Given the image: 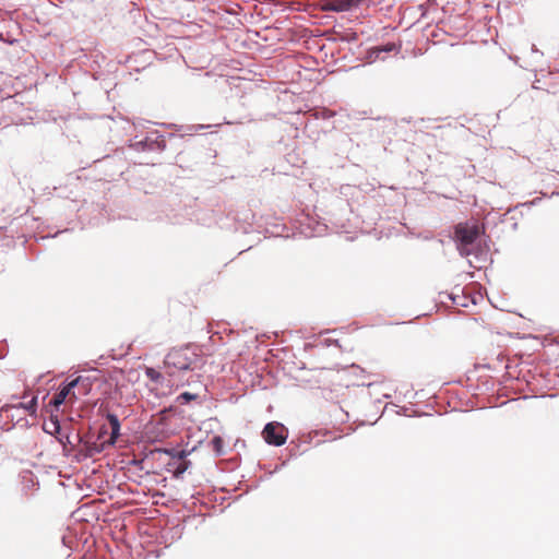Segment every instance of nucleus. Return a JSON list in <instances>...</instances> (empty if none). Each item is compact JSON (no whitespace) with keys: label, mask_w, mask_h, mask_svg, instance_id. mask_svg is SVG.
<instances>
[{"label":"nucleus","mask_w":559,"mask_h":559,"mask_svg":"<svg viewBox=\"0 0 559 559\" xmlns=\"http://www.w3.org/2000/svg\"><path fill=\"white\" fill-rule=\"evenodd\" d=\"M164 364L169 374L176 371L195 370L203 365L202 352L193 344L174 347L166 355Z\"/></svg>","instance_id":"f257e3e1"},{"label":"nucleus","mask_w":559,"mask_h":559,"mask_svg":"<svg viewBox=\"0 0 559 559\" xmlns=\"http://www.w3.org/2000/svg\"><path fill=\"white\" fill-rule=\"evenodd\" d=\"M90 382L88 379H84L82 377H78L74 380L70 381L68 384L63 385L60 391L55 394L50 404L58 408L61 404H63L67 400L72 402L78 399L74 388L81 386L79 390L80 394H87L90 391Z\"/></svg>","instance_id":"f03ea898"},{"label":"nucleus","mask_w":559,"mask_h":559,"mask_svg":"<svg viewBox=\"0 0 559 559\" xmlns=\"http://www.w3.org/2000/svg\"><path fill=\"white\" fill-rule=\"evenodd\" d=\"M480 227L477 224H459L455 227V238L459 241V249L461 254L469 255L472 247L480 236Z\"/></svg>","instance_id":"7ed1b4c3"},{"label":"nucleus","mask_w":559,"mask_h":559,"mask_svg":"<svg viewBox=\"0 0 559 559\" xmlns=\"http://www.w3.org/2000/svg\"><path fill=\"white\" fill-rule=\"evenodd\" d=\"M285 428L278 423H269L263 429V438L269 444L280 447L286 442Z\"/></svg>","instance_id":"20e7f679"},{"label":"nucleus","mask_w":559,"mask_h":559,"mask_svg":"<svg viewBox=\"0 0 559 559\" xmlns=\"http://www.w3.org/2000/svg\"><path fill=\"white\" fill-rule=\"evenodd\" d=\"M364 0H328L322 4L323 11L346 12L358 8Z\"/></svg>","instance_id":"39448f33"},{"label":"nucleus","mask_w":559,"mask_h":559,"mask_svg":"<svg viewBox=\"0 0 559 559\" xmlns=\"http://www.w3.org/2000/svg\"><path fill=\"white\" fill-rule=\"evenodd\" d=\"M102 450H103V448L100 445H98L97 443H95V442L94 443L85 442L84 447L81 449L80 452L85 457H92L95 454L100 453Z\"/></svg>","instance_id":"423d86ee"},{"label":"nucleus","mask_w":559,"mask_h":559,"mask_svg":"<svg viewBox=\"0 0 559 559\" xmlns=\"http://www.w3.org/2000/svg\"><path fill=\"white\" fill-rule=\"evenodd\" d=\"M37 397L32 396L29 401L19 403V406L22 407L29 415H34L36 413Z\"/></svg>","instance_id":"0eeeda50"},{"label":"nucleus","mask_w":559,"mask_h":559,"mask_svg":"<svg viewBox=\"0 0 559 559\" xmlns=\"http://www.w3.org/2000/svg\"><path fill=\"white\" fill-rule=\"evenodd\" d=\"M146 377L151 379L152 381H158L162 378L160 372L155 370L154 368H146Z\"/></svg>","instance_id":"6e6552de"},{"label":"nucleus","mask_w":559,"mask_h":559,"mask_svg":"<svg viewBox=\"0 0 559 559\" xmlns=\"http://www.w3.org/2000/svg\"><path fill=\"white\" fill-rule=\"evenodd\" d=\"M189 462L181 461L175 469V476L179 477L188 469Z\"/></svg>","instance_id":"1a4fd4ad"},{"label":"nucleus","mask_w":559,"mask_h":559,"mask_svg":"<svg viewBox=\"0 0 559 559\" xmlns=\"http://www.w3.org/2000/svg\"><path fill=\"white\" fill-rule=\"evenodd\" d=\"M393 50H397V47L395 44H386L384 46L376 48V51H378V52H382V51L389 52V51H393Z\"/></svg>","instance_id":"9d476101"},{"label":"nucleus","mask_w":559,"mask_h":559,"mask_svg":"<svg viewBox=\"0 0 559 559\" xmlns=\"http://www.w3.org/2000/svg\"><path fill=\"white\" fill-rule=\"evenodd\" d=\"M212 444L216 452H221L222 447H223V439L221 437L216 436L212 439Z\"/></svg>","instance_id":"9b49d317"},{"label":"nucleus","mask_w":559,"mask_h":559,"mask_svg":"<svg viewBox=\"0 0 559 559\" xmlns=\"http://www.w3.org/2000/svg\"><path fill=\"white\" fill-rule=\"evenodd\" d=\"M48 432L50 433H58L60 431V424L58 421V419H51L50 420V429L47 430Z\"/></svg>","instance_id":"f8f14e48"},{"label":"nucleus","mask_w":559,"mask_h":559,"mask_svg":"<svg viewBox=\"0 0 559 559\" xmlns=\"http://www.w3.org/2000/svg\"><path fill=\"white\" fill-rule=\"evenodd\" d=\"M110 424L112 426V436L115 437L119 430V423L116 416H109Z\"/></svg>","instance_id":"ddd939ff"},{"label":"nucleus","mask_w":559,"mask_h":559,"mask_svg":"<svg viewBox=\"0 0 559 559\" xmlns=\"http://www.w3.org/2000/svg\"><path fill=\"white\" fill-rule=\"evenodd\" d=\"M197 396L194 394H191L189 392H183L181 393L179 396H178V400L179 401H182L185 403L191 401V400H194Z\"/></svg>","instance_id":"4468645a"},{"label":"nucleus","mask_w":559,"mask_h":559,"mask_svg":"<svg viewBox=\"0 0 559 559\" xmlns=\"http://www.w3.org/2000/svg\"><path fill=\"white\" fill-rule=\"evenodd\" d=\"M14 407H16V405H13V404L9 405V404H7L5 406H2V412L8 413L10 409H12Z\"/></svg>","instance_id":"2eb2a0df"},{"label":"nucleus","mask_w":559,"mask_h":559,"mask_svg":"<svg viewBox=\"0 0 559 559\" xmlns=\"http://www.w3.org/2000/svg\"><path fill=\"white\" fill-rule=\"evenodd\" d=\"M551 170H556V166L555 165H551V167H549Z\"/></svg>","instance_id":"dca6fc26"}]
</instances>
